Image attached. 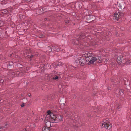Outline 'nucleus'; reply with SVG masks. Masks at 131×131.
<instances>
[{"label": "nucleus", "mask_w": 131, "mask_h": 131, "mask_svg": "<svg viewBox=\"0 0 131 131\" xmlns=\"http://www.w3.org/2000/svg\"><path fill=\"white\" fill-rule=\"evenodd\" d=\"M45 127L50 128V127L51 126V122H53L50 121V119H46L45 118Z\"/></svg>", "instance_id": "5"}, {"label": "nucleus", "mask_w": 131, "mask_h": 131, "mask_svg": "<svg viewBox=\"0 0 131 131\" xmlns=\"http://www.w3.org/2000/svg\"><path fill=\"white\" fill-rule=\"evenodd\" d=\"M28 95L30 97V96L31 95V94L30 93H29V94H28Z\"/></svg>", "instance_id": "29"}, {"label": "nucleus", "mask_w": 131, "mask_h": 131, "mask_svg": "<svg viewBox=\"0 0 131 131\" xmlns=\"http://www.w3.org/2000/svg\"><path fill=\"white\" fill-rule=\"evenodd\" d=\"M45 117L46 119H50L52 122L55 123L58 122L59 121L63 120V117L61 115H59L56 116L53 113H51L50 110L48 111Z\"/></svg>", "instance_id": "2"}, {"label": "nucleus", "mask_w": 131, "mask_h": 131, "mask_svg": "<svg viewBox=\"0 0 131 131\" xmlns=\"http://www.w3.org/2000/svg\"><path fill=\"white\" fill-rule=\"evenodd\" d=\"M66 67H67V68H68V67L69 68V67L70 68H71L70 67V65H69H69H68V66H67H67H66Z\"/></svg>", "instance_id": "24"}, {"label": "nucleus", "mask_w": 131, "mask_h": 131, "mask_svg": "<svg viewBox=\"0 0 131 131\" xmlns=\"http://www.w3.org/2000/svg\"><path fill=\"white\" fill-rule=\"evenodd\" d=\"M13 63L12 62H11V63H10L9 64L10 65V66H12V65H13Z\"/></svg>", "instance_id": "25"}, {"label": "nucleus", "mask_w": 131, "mask_h": 131, "mask_svg": "<svg viewBox=\"0 0 131 131\" xmlns=\"http://www.w3.org/2000/svg\"><path fill=\"white\" fill-rule=\"evenodd\" d=\"M35 57V55L34 54H33V55H31L30 57V58H32L33 57Z\"/></svg>", "instance_id": "20"}, {"label": "nucleus", "mask_w": 131, "mask_h": 131, "mask_svg": "<svg viewBox=\"0 0 131 131\" xmlns=\"http://www.w3.org/2000/svg\"><path fill=\"white\" fill-rule=\"evenodd\" d=\"M60 51V50L59 49V48H58V47H57V48L56 49V51L57 52H59Z\"/></svg>", "instance_id": "21"}, {"label": "nucleus", "mask_w": 131, "mask_h": 131, "mask_svg": "<svg viewBox=\"0 0 131 131\" xmlns=\"http://www.w3.org/2000/svg\"><path fill=\"white\" fill-rule=\"evenodd\" d=\"M121 107V105L119 104H117V108L118 110H119Z\"/></svg>", "instance_id": "15"}, {"label": "nucleus", "mask_w": 131, "mask_h": 131, "mask_svg": "<svg viewBox=\"0 0 131 131\" xmlns=\"http://www.w3.org/2000/svg\"><path fill=\"white\" fill-rule=\"evenodd\" d=\"M0 82L1 83H3L4 82V80L2 79H1L0 80Z\"/></svg>", "instance_id": "23"}, {"label": "nucleus", "mask_w": 131, "mask_h": 131, "mask_svg": "<svg viewBox=\"0 0 131 131\" xmlns=\"http://www.w3.org/2000/svg\"><path fill=\"white\" fill-rule=\"evenodd\" d=\"M130 115L129 116V117H130V118H131L130 119H131V111L130 112Z\"/></svg>", "instance_id": "27"}, {"label": "nucleus", "mask_w": 131, "mask_h": 131, "mask_svg": "<svg viewBox=\"0 0 131 131\" xmlns=\"http://www.w3.org/2000/svg\"><path fill=\"white\" fill-rule=\"evenodd\" d=\"M121 14H122L121 13L119 12H118V13L117 12H115L114 13L113 15L114 17V19H115L116 20H118V19L121 18L122 15Z\"/></svg>", "instance_id": "6"}, {"label": "nucleus", "mask_w": 131, "mask_h": 131, "mask_svg": "<svg viewBox=\"0 0 131 131\" xmlns=\"http://www.w3.org/2000/svg\"><path fill=\"white\" fill-rule=\"evenodd\" d=\"M83 56L85 58L86 60L88 62L89 64H92L94 62L100 63L102 61L101 57L95 56L91 52H89L88 51L84 53Z\"/></svg>", "instance_id": "1"}, {"label": "nucleus", "mask_w": 131, "mask_h": 131, "mask_svg": "<svg viewBox=\"0 0 131 131\" xmlns=\"http://www.w3.org/2000/svg\"><path fill=\"white\" fill-rule=\"evenodd\" d=\"M50 128L44 127L43 128L42 131H50Z\"/></svg>", "instance_id": "13"}, {"label": "nucleus", "mask_w": 131, "mask_h": 131, "mask_svg": "<svg viewBox=\"0 0 131 131\" xmlns=\"http://www.w3.org/2000/svg\"><path fill=\"white\" fill-rule=\"evenodd\" d=\"M123 60V58L121 57V56H119L118 57L117 61L118 63H121L122 62V60Z\"/></svg>", "instance_id": "9"}, {"label": "nucleus", "mask_w": 131, "mask_h": 131, "mask_svg": "<svg viewBox=\"0 0 131 131\" xmlns=\"http://www.w3.org/2000/svg\"><path fill=\"white\" fill-rule=\"evenodd\" d=\"M73 42H74V43H75V41H73Z\"/></svg>", "instance_id": "32"}, {"label": "nucleus", "mask_w": 131, "mask_h": 131, "mask_svg": "<svg viewBox=\"0 0 131 131\" xmlns=\"http://www.w3.org/2000/svg\"><path fill=\"white\" fill-rule=\"evenodd\" d=\"M26 0L28 1H29V0Z\"/></svg>", "instance_id": "33"}, {"label": "nucleus", "mask_w": 131, "mask_h": 131, "mask_svg": "<svg viewBox=\"0 0 131 131\" xmlns=\"http://www.w3.org/2000/svg\"><path fill=\"white\" fill-rule=\"evenodd\" d=\"M14 73L16 76H20L22 75V74L21 71H18L17 72H15Z\"/></svg>", "instance_id": "11"}, {"label": "nucleus", "mask_w": 131, "mask_h": 131, "mask_svg": "<svg viewBox=\"0 0 131 131\" xmlns=\"http://www.w3.org/2000/svg\"><path fill=\"white\" fill-rule=\"evenodd\" d=\"M12 55H13L12 54L10 56V57H12Z\"/></svg>", "instance_id": "31"}, {"label": "nucleus", "mask_w": 131, "mask_h": 131, "mask_svg": "<svg viewBox=\"0 0 131 131\" xmlns=\"http://www.w3.org/2000/svg\"><path fill=\"white\" fill-rule=\"evenodd\" d=\"M106 121H105V122H104L102 123V125H101V126L104 127L106 129H110L112 127V125L110 122H106Z\"/></svg>", "instance_id": "4"}, {"label": "nucleus", "mask_w": 131, "mask_h": 131, "mask_svg": "<svg viewBox=\"0 0 131 131\" xmlns=\"http://www.w3.org/2000/svg\"><path fill=\"white\" fill-rule=\"evenodd\" d=\"M119 94L120 95H121V94L122 95L123 94V93H124V91L123 90H121L119 91Z\"/></svg>", "instance_id": "16"}, {"label": "nucleus", "mask_w": 131, "mask_h": 131, "mask_svg": "<svg viewBox=\"0 0 131 131\" xmlns=\"http://www.w3.org/2000/svg\"><path fill=\"white\" fill-rule=\"evenodd\" d=\"M35 125L33 123L31 124L30 127L32 128H33L35 127Z\"/></svg>", "instance_id": "18"}, {"label": "nucleus", "mask_w": 131, "mask_h": 131, "mask_svg": "<svg viewBox=\"0 0 131 131\" xmlns=\"http://www.w3.org/2000/svg\"><path fill=\"white\" fill-rule=\"evenodd\" d=\"M3 11H4V13H6L7 12V10L6 9H5L3 10Z\"/></svg>", "instance_id": "22"}, {"label": "nucleus", "mask_w": 131, "mask_h": 131, "mask_svg": "<svg viewBox=\"0 0 131 131\" xmlns=\"http://www.w3.org/2000/svg\"><path fill=\"white\" fill-rule=\"evenodd\" d=\"M75 97H74V98H75V97H75Z\"/></svg>", "instance_id": "35"}, {"label": "nucleus", "mask_w": 131, "mask_h": 131, "mask_svg": "<svg viewBox=\"0 0 131 131\" xmlns=\"http://www.w3.org/2000/svg\"><path fill=\"white\" fill-rule=\"evenodd\" d=\"M57 47H58V46H52V47H48V49H50L49 50V51L50 52H51L52 51V50H54L56 51V49H57Z\"/></svg>", "instance_id": "8"}, {"label": "nucleus", "mask_w": 131, "mask_h": 131, "mask_svg": "<svg viewBox=\"0 0 131 131\" xmlns=\"http://www.w3.org/2000/svg\"><path fill=\"white\" fill-rule=\"evenodd\" d=\"M44 36V35L43 34H41V35H40V36H39V37L41 38L43 37Z\"/></svg>", "instance_id": "19"}, {"label": "nucleus", "mask_w": 131, "mask_h": 131, "mask_svg": "<svg viewBox=\"0 0 131 131\" xmlns=\"http://www.w3.org/2000/svg\"><path fill=\"white\" fill-rule=\"evenodd\" d=\"M29 128H30V127L29 126H27L25 129H24L23 130V131H27V130L29 131L30 130Z\"/></svg>", "instance_id": "14"}, {"label": "nucleus", "mask_w": 131, "mask_h": 131, "mask_svg": "<svg viewBox=\"0 0 131 131\" xmlns=\"http://www.w3.org/2000/svg\"><path fill=\"white\" fill-rule=\"evenodd\" d=\"M8 125V124L7 123H6L5 124L4 126H3L1 127H0V129H5L4 128H6L7 127Z\"/></svg>", "instance_id": "12"}, {"label": "nucleus", "mask_w": 131, "mask_h": 131, "mask_svg": "<svg viewBox=\"0 0 131 131\" xmlns=\"http://www.w3.org/2000/svg\"><path fill=\"white\" fill-rule=\"evenodd\" d=\"M75 44H77V43H75Z\"/></svg>", "instance_id": "34"}, {"label": "nucleus", "mask_w": 131, "mask_h": 131, "mask_svg": "<svg viewBox=\"0 0 131 131\" xmlns=\"http://www.w3.org/2000/svg\"><path fill=\"white\" fill-rule=\"evenodd\" d=\"M131 60L128 59L127 60V64H131Z\"/></svg>", "instance_id": "17"}, {"label": "nucleus", "mask_w": 131, "mask_h": 131, "mask_svg": "<svg viewBox=\"0 0 131 131\" xmlns=\"http://www.w3.org/2000/svg\"><path fill=\"white\" fill-rule=\"evenodd\" d=\"M74 58L75 60L77 66H83L85 64V61L83 58L80 57V56L75 55L74 56Z\"/></svg>", "instance_id": "3"}, {"label": "nucleus", "mask_w": 131, "mask_h": 131, "mask_svg": "<svg viewBox=\"0 0 131 131\" xmlns=\"http://www.w3.org/2000/svg\"><path fill=\"white\" fill-rule=\"evenodd\" d=\"M86 36L85 33L82 34L80 36H78L77 38V41H79L80 39H82L84 38Z\"/></svg>", "instance_id": "7"}, {"label": "nucleus", "mask_w": 131, "mask_h": 131, "mask_svg": "<svg viewBox=\"0 0 131 131\" xmlns=\"http://www.w3.org/2000/svg\"><path fill=\"white\" fill-rule=\"evenodd\" d=\"M67 115H68V112H67L66 111H65Z\"/></svg>", "instance_id": "28"}, {"label": "nucleus", "mask_w": 131, "mask_h": 131, "mask_svg": "<svg viewBox=\"0 0 131 131\" xmlns=\"http://www.w3.org/2000/svg\"><path fill=\"white\" fill-rule=\"evenodd\" d=\"M24 104H23L21 105V107H23L24 106Z\"/></svg>", "instance_id": "30"}, {"label": "nucleus", "mask_w": 131, "mask_h": 131, "mask_svg": "<svg viewBox=\"0 0 131 131\" xmlns=\"http://www.w3.org/2000/svg\"><path fill=\"white\" fill-rule=\"evenodd\" d=\"M64 131H69L67 129H64Z\"/></svg>", "instance_id": "26"}, {"label": "nucleus", "mask_w": 131, "mask_h": 131, "mask_svg": "<svg viewBox=\"0 0 131 131\" xmlns=\"http://www.w3.org/2000/svg\"><path fill=\"white\" fill-rule=\"evenodd\" d=\"M60 77V76L59 75H55L54 76L53 75L52 76V79L53 80L57 81Z\"/></svg>", "instance_id": "10"}]
</instances>
